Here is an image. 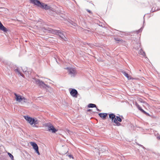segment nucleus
I'll return each mask as SVG.
<instances>
[{
    "label": "nucleus",
    "instance_id": "f257e3e1",
    "mask_svg": "<svg viewBox=\"0 0 160 160\" xmlns=\"http://www.w3.org/2000/svg\"><path fill=\"white\" fill-rule=\"evenodd\" d=\"M33 79L34 80L35 84L38 85L40 88H46L47 87H48V85L45 84L42 81L36 78H34Z\"/></svg>",
    "mask_w": 160,
    "mask_h": 160
},
{
    "label": "nucleus",
    "instance_id": "473e14b6",
    "mask_svg": "<svg viewBox=\"0 0 160 160\" xmlns=\"http://www.w3.org/2000/svg\"><path fill=\"white\" fill-rule=\"evenodd\" d=\"M90 110H88V111H90Z\"/></svg>",
    "mask_w": 160,
    "mask_h": 160
},
{
    "label": "nucleus",
    "instance_id": "6ab92c4d",
    "mask_svg": "<svg viewBox=\"0 0 160 160\" xmlns=\"http://www.w3.org/2000/svg\"><path fill=\"white\" fill-rule=\"evenodd\" d=\"M139 53V54L142 55L144 57L146 56L145 52L143 51L142 49L140 50Z\"/></svg>",
    "mask_w": 160,
    "mask_h": 160
},
{
    "label": "nucleus",
    "instance_id": "20e7f679",
    "mask_svg": "<svg viewBox=\"0 0 160 160\" xmlns=\"http://www.w3.org/2000/svg\"><path fill=\"white\" fill-rule=\"evenodd\" d=\"M67 69H68L69 74L71 77H74L76 74V71L75 69L72 68H67Z\"/></svg>",
    "mask_w": 160,
    "mask_h": 160
},
{
    "label": "nucleus",
    "instance_id": "4468645a",
    "mask_svg": "<svg viewBox=\"0 0 160 160\" xmlns=\"http://www.w3.org/2000/svg\"><path fill=\"white\" fill-rule=\"evenodd\" d=\"M14 71L15 72L18 74V75L21 76L22 77H23V75L21 72L20 70L18 68H17L16 69H15L14 70Z\"/></svg>",
    "mask_w": 160,
    "mask_h": 160
},
{
    "label": "nucleus",
    "instance_id": "2f4dec72",
    "mask_svg": "<svg viewBox=\"0 0 160 160\" xmlns=\"http://www.w3.org/2000/svg\"><path fill=\"white\" fill-rule=\"evenodd\" d=\"M75 25H76V24L75 23H74V26H75Z\"/></svg>",
    "mask_w": 160,
    "mask_h": 160
},
{
    "label": "nucleus",
    "instance_id": "f3484780",
    "mask_svg": "<svg viewBox=\"0 0 160 160\" xmlns=\"http://www.w3.org/2000/svg\"><path fill=\"white\" fill-rule=\"evenodd\" d=\"M135 105L137 108L142 112H144V110L136 102L135 103Z\"/></svg>",
    "mask_w": 160,
    "mask_h": 160
},
{
    "label": "nucleus",
    "instance_id": "7ed1b4c3",
    "mask_svg": "<svg viewBox=\"0 0 160 160\" xmlns=\"http://www.w3.org/2000/svg\"><path fill=\"white\" fill-rule=\"evenodd\" d=\"M109 118L112 119V121L115 123L117 126L121 125V123L118 122L114 114L113 113L110 114H109Z\"/></svg>",
    "mask_w": 160,
    "mask_h": 160
},
{
    "label": "nucleus",
    "instance_id": "cd10ccee",
    "mask_svg": "<svg viewBox=\"0 0 160 160\" xmlns=\"http://www.w3.org/2000/svg\"><path fill=\"white\" fill-rule=\"evenodd\" d=\"M138 145H139L140 146H141V147L142 148H144H144H145L143 146H142V145H140H140H139V144H138Z\"/></svg>",
    "mask_w": 160,
    "mask_h": 160
},
{
    "label": "nucleus",
    "instance_id": "ddd939ff",
    "mask_svg": "<svg viewBox=\"0 0 160 160\" xmlns=\"http://www.w3.org/2000/svg\"><path fill=\"white\" fill-rule=\"evenodd\" d=\"M99 115L103 119H105L107 115V114L106 113H100L99 114Z\"/></svg>",
    "mask_w": 160,
    "mask_h": 160
},
{
    "label": "nucleus",
    "instance_id": "a211bd4d",
    "mask_svg": "<svg viewBox=\"0 0 160 160\" xmlns=\"http://www.w3.org/2000/svg\"><path fill=\"white\" fill-rule=\"evenodd\" d=\"M24 118L29 123L31 121V119L32 118L28 116H24Z\"/></svg>",
    "mask_w": 160,
    "mask_h": 160
},
{
    "label": "nucleus",
    "instance_id": "c85d7f7f",
    "mask_svg": "<svg viewBox=\"0 0 160 160\" xmlns=\"http://www.w3.org/2000/svg\"><path fill=\"white\" fill-rule=\"evenodd\" d=\"M157 139H160V136H158V137H157Z\"/></svg>",
    "mask_w": 160,
    "mask_h": 160
},
{
    "label": "nucleus",
    "instance_id": "2eb2a0df",
    "mask_svg": "<svg viewBox=\"0 0 160 160\" xmlns=\"http://www.w3.org/2000/svg\"><path fill=\"white\" fill-rule=\"evenodd\" d=\"M122 72L125 76H126L128 78V80L131 79V76H129L128 74L127 73L123 71H122Z\"/></svg>",
    "mask_w": 160,
    "mask_h": 160
},
{
    "label": "nucleus",
    "instance_id": "f8f14e48",
    "mask_svg": "<svg viewBox=\"0 0 160 160\" xmlns=\"http://www.w3.org/2000/svg\"><path fill=\"white\" fill-rule=\"evenodd\" d=\"M48 31L50 32V33L56 34H58L59 32V30L58 31L51 29H49L48 30Z\"/></svg>",
    "mask_w": 160,
    "mask_h": 160
},
{
    "label": "nucleus",
    "instance_id": "4be33fe9",
    "mask_svg": "<svg viewBox=\"0 0 160 160\" xmlns=\"http://www.w3.org/2000/svg\"><path fill=\"white\" fill-rule=\"evenodd\" d=\"M8 155H9V157L11 158V159L12 160H13V156H12V154H11L9 152H8Z\"/></svg>",
    "mask_w": 160,
    "mask_h": 160
},
{
    "label": "nucleus",
    "instance_id": "0eeeda50",
    "mask_svg": "<svg viewBox=\"0 0 160 160\" xmlns=\"http://www.w3.org/2000/svg\"><path fill=\"white\" fill-rule=\"evenodd\" d=\"M39 121L36 118H32L31 119V121L29 123L31 125L34 124L33 127H34V125L36 124H38L39 123Z\"/></svg>",
    "mask_w": 160,
    "mask_h": 160
},
{
    "label": "nucleus",
    "instance_id": "5701e85b",
    "mask_svg": "<svg viewBox=\"0 0 160 160\" xmlns=\"http://www.w3.org/2000/svg\"><path fill=\"white\" fill-rule=\"evenodd\" d=\"M22 101H23L24 102H26L27 101V99L24 97L22 96Z\"/></svg>",
    "mask_w": 160,
    "mask_h": 160
},
{
    "label": "nucleus",
    "instance_id": "39448f33",
    "mask_svg": "<svg viewBox=\"0 0 160 160\" xmlns=\"http://www.w3.org/2000/svg\"><path fill=\"white\" fill-rule=\"evenodd\" d=\"M38 5L37 6L41 8L46 10L50 8L49 6H48L47 4H45L44 3L41 2H38Z\"/></svg>",
    "mask_w": 160,
    "mask_h": 160
},
{
    "label": "nucleus",
    "instance_id": "dca6fc26",
    "mask_svg": "<svg viewBox=\"0 0 160 160\" xmlns=\"http://www.w3.org/2000/svg\"><path fill=\"white\" fill-rule=\"evenodd\" d=\"M30 2L34 5L38 6V2H40L39 0H29Z\"/></svg>",
    "mask_w": 160,
    "mask_h": 160
},
{
    "label": "nucleus",
    "instance_id": "6e6552de",
    "mask_svg": "<svg viewBox=\"0 0 160 160\" xmlns=\"http://www.w3.org/2000/svg\"><path fill=\"white\" fill-rule=\"evenodd\" d=\"M70 93L73 97L75 98L77 97L78 94L77 90L74 89H72L70 92Z\"/></svg>",
    "mask_w": 160,
    "mask_h": 160
},
{
    "label": "nucleus",
    "instance_id": "7c9ffc66",
    "mask_svg": "<svg viewBox=\"0 0 160 160\" xmlns=\"http://www.w3.org/2000/svg\"><path fill=\"white\" fill-rule=\"evenodd\" d=\"M87 11L88 12H90H90H91V11H90V10H87Z\"/></svg>",
    "mask_w": 160,
    "mask_h": 160
},
{
    "label": "nucleus",
    "instance_id": "f03ea898",
    "mask_svg": "<svg viewBox=\"0 0 160 160\" xmlns=\"http://www.w3.org/2000/svg\"><path fill=\"white\" fill-rule=\"evenodd\" d=\"M45 127L47 128L48 131H51L52 133H55L58 131V130L56 129L50 123H47L45 125Z\"/></svg>",
    "mask_w": 160,
    "mask_h": 160
},
{
    "label": "nucleus",
    "instance_id": "9d476101",
    "mask_svg": "<svg viewBox=\"0 0 160 160\" xmlns=\"http://www.w3.org/2000/svg\"><path fill=\"white\" fill-rule=\"evenodd\" d=\"M58 35L59 37L61 38L64 40H66V38L65 37L63 33H62L61 31H59L58 34H57Z\"/></svg>",
    "mask_w": 160,
    "mask_h": 160
},
{
    "label": "nucleus",
    "instance_id": "9b49d317",
    "mask_svg": "<svg viewBox=\"0 0 160 160\" xmlns=\"http://www.w3.org/2000/svg\"><path fill=\"white\" fill-rule=\"evenodd\" d=\"M0 30L4 32H6L8 31L7 29L0 22Z\"/></svg>",
    "mask_w": 160,
    "mask_h": 160
},
{
    "label": "nucleus",
    "instance_id": "a878e982",
    "mask_svg": "<svg viewBox=\"0 0 160 160\" xmlns=\"http://www.w3.org/2000/svg\"><path fill=\"white\" fill-rule=\"evenodd\" d=\"M142 30V28H141L140 29H139V30H138V33L139 32H141Z\"/></svg>",
    "mask_w": 160,
    "mask_h": 160
},
{
    "label": "nucleus",
    "instance_id": "1a4fd4ad",
    "mask_svg": "<svg viewBox=\"0 0 160 160\" xmlns=\"http://www.w3.org/2000/svg\"><path fill=\"white\" fill-rule=\"evenodd\" d=\"M15 99L16 101L18 102H21L22 101V96L19 94L14 93Z\"/></svg>",
    "mask_w": 160,
    "mask_h": 160
},
{
    "label": "nucleus",
    "instance_id": "c756f323",
    "mask_svg": "<svg viewBox=\"0 0 160 160\" xmlns=\"http://www.w3.org/2000/svg\"><path fill=\"white\" fill-rule=\"evenodd\" d=\"M96 109H97V111H101L99 110L97 108H96Z\"/></svg>",
    "mask_w": 160,
    "mask_h": 160
},
{
    "label": "nucleus",
    "instance_id": "b1692460",
    "mask_svg": "<svg viewBox=\"0 0 160 160\" xmlns=\"http://www.w3.org/2000/svg\"><path fill=\"white\" fill-rule=\"evenodd\" d=\"M144 114H145L146 115L148 116H150V115L149 113L146 112L145 111H144V112H143Z\"/></svg>",
    "mask_w": 160,
    "mask_h": 160
},
{
    "label": "nucleus",
    "instance_id": "423d86ee",
    "mask_svg": "<svg viewBox=\"0 0 160 160\" xmlns=\"http://www.w3.org/2000/svg\"><path fill=\"white\" fill-rule=\"evenodd\" d=\"M31 144L34 149L36 151L38 155H40V154L38 151V148L37 144L33 142H31Z\"/></svg>",
    "mask_w": 160,
    "mask_h": 160
},
{
    "label": "nucleus",
    "instance_id": "aec40b11",
    "mask_svg": "<svg viewBox=\"0 0 160 160\" xmlns=\"http://www.w3.org/2000/svg\"><path fill=\"white\" fill-rule=\"evenodd\" d=\"M88 107L90 108H96V105L92 103L89 104L88 105Z\"/></svg>",
    "mask_w": 160,
    "mask_h": 160
},
{
    "label": "nucleus",
    "instance_id": "393cba45",
    "mask_svg": "<svg viewBox=\"0 0 160 160\" xmlns=\"http://www.w3.org/2000/svg\"><path fill=\"white\" fill-rule=\"evenodd\" d=\"M115 40L116 41H119V42L121 41L122 40V39H119L118 38H115Z\"/></svg>",
    "mask_w": 160,
    "mask_h": 160
},
{
    "label": "nucleus",
    "instance_id": "bb28decb",
    "mask_svg": "<svg viewBox=\"0 0 160 160\" xmlns=\"http://www.w3.org/2000/svg\"><path fill=\"white\" fill-rule=\"evenodd\" d=\"M68 157H69L70 158H73V156L72 155H68Z\"/></svg>",
    "mask_w": 160,
    "mask_h": 160
},
{
    "label": "nucleus",
    "instance_id": "412c9836",
    "mask_svg": "<svg viewBox=\"0 0 160 160\" xmlns=\"http://www.w3.org/2000/svg\"><path fill=\"white\" fill-rule=\"evenodd\" d=\"M116 118L117 121H118L119 122H122V119L119 117L117 116Z\"/></svg>",
    "mask_w": 160,
    "mask_h": 160
}]
</instances>
